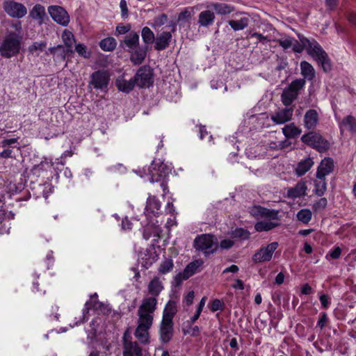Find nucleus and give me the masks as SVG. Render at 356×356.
<instances>
[{
  "label": "nucleus",
  "instance_id": "31",
  "mask_svg": "<svg viewBox=\"0 0 356 356\" xmlns=\"http://www.w3.org/2000/svg\"><path fill=\"white\" fill-rule=\"evenodd\" d=\"M177 313L176 304L174 302H168L165 305L163 312L162 321L172 322V319Z\"/></svg>",
  "mask_w": 356,
  "mask_h": 356
},
{
  "label": "nucleus",
  "instance_id": "20",
  "mask_svg": "<svg viewBox=\"0 0 356 356\" xmlns=\"http://www.w3.org/2000/svg\"><path fill=\"white\" fill-rule=\"evenodd\" d=\"M173 335V323L161 321L159 329L160 340L162 343L169 342Z\"/></svg>",
  "mask_w": 356,
  "mask_h": 356
},
{
  "label": "nucleus",
  "instance_id": "7",
  "mask_svg": "<svg viewBox=\"0 0 356 356\" xmlns=\"http://www.w3.org/2000/svg\"><path fill=\"white\" fill-rule=\"evenodd\" d=\"M134 79L139 88H149L153 83L152 70L147 65L140 67Z\"/></svg>",
  "mask_w": 356,
  "mask_h": 356
},
{
  "label": "nucleus",
  "instance_id": "57",
  "mask_svg": "<svg viewBox=\"0 0 356 356\" xmlns=\"http://www.w3.org/2000/svg\"><path fill=\"white\" fill-rule=\"evenodd\" d=\"M131 29V26L128 24L127 25L119 24L116 27V32L119 35H122L128 33Z\"/></svg>",
  "mask_w": 356,
  "mask_h": 356
},
{
  "label": "nucleus",
  "instance_id": "46",
  "mask_svg": "<svg viewBox=\"0 0 356 356\" xmlns=\"http://www.w3.org/2000/svg\"><path fill=\"white\" fill-rule=\"evenodd\" d=\"M149 229H150V227L147 226L145 227V229L144 230L143 236L146 240L149 239L151 236L160 237V234L161 233V227H154L153 230L151 233H149Z\"/></svg>",
  "mask_w": 356,
  "mask_h": 356
},
{
  "label": "nucleus",
  "instance_id": "14",
  "mask_svg": "<svg viewBox=\"0 0 356 356\" xmlns=\"http://www.w3.org/2000/svg\"><path fill=\"white\" fill-rule=\"evenodd\" d=\"M203 264V260L200 259L189 263L182 273H179L176 275V281L177 282H181L184 280L188 279L190 277L200 270Z\"/></svg>",
  "mask_w": 356,
  "mask_h": 356
},
{
  "label": "nucleus",
  "instance_id": "63",
  "mask_svg": "<svg viewBox=\"0 0 356 356\" xmlns=\"http://www.w3.org/2000/svg\"><path fill=\"white\" fill-rule=\"evenodd\" d=\"M17 138H13L10 139H4L1 142V146L3 147H6L8 146H10L13 144H15L17 142Z\"/></svg>",
  "mask_w": 356,
  "mask_h": 356
},
{
  "label": "nucleus",
  "instance_id": "8",
  "mask_svg": "<svg viewBox=\"0 0 356 356\" xmlns=\"http://www.w3.org/2000/svg\"><path fill=\"white\" fill-rule=\"evenodd\" d=\"M3 8L4 11L13 18L20 19L27 14L26 6L13 0H8L3 2Z\"/></svg>",
  "mask_w": 356,
  "mask_h": 356
},
{
  "label": "nucleus",
  "instance_id": "3",
  "mask_svg": "<svg viewBox=\"0 0 356 356\" xmlns=\"http://www.w3.org/2000/svg\"><path fill=\"white\" fill-rule=\"evenodd\" d=\"M305 81L302 79L292 81L288 88H285L281 95L282 102L285 106L291 105L297 98L298 91L305 86Z\"/></svg>",
  "mask_w": 356,
  "mask_h": 356
},
{
  "label": "nucleus",
  "instance_id": "37",
  "mask_svg": "<svg viewBox=\"0 0 356 356\" xmlns=\"http://www.w3.org/2000/svg\"><path fill=\"white\" fill-rule=\"evenodd\" d=\"M161 208V202L155 196L149 195L147 200L145 210L147 212L157 213Z\"/></svg>",
  "mask_w": 356,
  "mask_h": 356
},
{
  "label": "nucleus",
  "instance_id": "12",
  "mask_svg": "<svg viewBox=\"0 0 356 356\" xmlns=\"http://www.w3.org/2000/svg\"><path fill=\"white\" fill-rule=\"evenodd\" d=\"M301 140L304 143L317 149L320 152L325 150L328 147V143L323 140L321 136L314 132L303 135Z\"/></svg>",
  "mask_w": 356,
  "mask_h": 356
},
{
  "label": "nucleus",
  "instance_id": "50",
  "mask_svg": "<svg viewBox=\"0 0 356 356\" xmlns=\"http://www.w3.org/2000/svg\"><path fill=\"white\" fill-rule=\"evenodd\" d=\"M168 21V16L165 14H161L156 17L154 19V27H160L164 25Z\"/></svg>",
  "mask_w": 356,
  "mask_h": 356
},
{
  "label": "nucleus",
  "instance_id": "24",
  "mask_svg": "<svg viewBox=\"0 0 356 356\" xmlns=\"http://www.w3.org/2000/svg\"><path fill=\"white\" fill-rule=\"evenodd\" d=\"M139 46V35L137 33L131 32L126 35L123 41V47L127 51H134Z\"/></svg>",
  "mask_w": 356,
  "mask_h": 356
},
{
  "label": "nucleus",
  "instance_id": "13",
  "mask_svg": "<svg viewBox=\"0 0 356 356\" xmlns=\"http://www.w3.org/2000/svg\"><path fill=\"white\" fill-rule=\"evenodd\" d=\"M153 321L147 319H138V326L135 331V337L143 343H149V330L152 327Z\"/></svg>",
  "mask_w": 356,
  "mask_h": 356
},
{
  "label": "nucleus",
  "instance_id": "54",
  "mask_svg": "<svg viewBox=\"0 0 356 356\" xmlns=\"http://www.w3.org/2000/svg\"><path fill=\"white\" fill-rule=\"evenodd\" d=\"M341 254V249L339 246L334 247L333 250H330L327 254L326 258L331 257L332 259H339Z\"/></svg>",
  "mask_w": 356,
  "mask_h": 356
},
{
  "label": "nucleus",
  "instance_id": "5",
  "mask_svg": "<svg viewBox=\"0 0 356 356\" xmlns=\"http://www.w3.org/2000/svg\"><path fill=\"white\" fill-rule=\"evenodd\" d=\"M156 305L157 299L155 297H146L143 298L142 304L138 310V318L153 321V314L156 310Z\"/></svg>",
  "mask_w": 356,
  "mask_h": 356
},
{
  "label": "nucleus",
  "instance_id": "53",
  "mask_svg": "<svg viewBox=\"0 0 356 356\" xmlns=\"http://www.w3.org/2000/svg\"><path fill=\"white\" fill-rule=\"evenodd\" d=\"M7 218H13V215L11 213H6L4 211H0V230L6 228V222Z\"/></svg>",
  "mask_w": 356,
  "mask_h": 356
},
{
  "label": "nucleus",
  "instance_id": "25",
  "mask_svg": "<svg viewBox=\"0 0 356 356\" xmlns=\"http://www.w3.org/2000/svg\"><path fill=\"white\" fill-rule=\"evenodd\" d=\"M208 7L212 8L219 15H229L235 10L234 6L222 2H213Z\"/></svg>",
  "mask_w": 356,
  "mask_h": 356
},
{
  "label": "nucleus",
  "instance_id": "26",
  "mask_svg": "<svg viewBox=\"0 0 356 356\" xmlns=\"http://www.w3.org/2000/svg\"><path fill=\"white\" fill-rule=\"evenodd\" d=\"M115 85L120 91L129 93L134 89L136 83L134 78L128 81L123 76H121L116 79Z\"/></svg>",
  "mask_w": 356,
  "mask_h": 356
},
{
  "label": "nucleus",
  "instance_id": "1",
  "mask_svg": "<svg viewBox=\"0 0 356 356\" xmlns=\"http://www.w3.org/2000/svg\"><path fill=\"white\" fill-rule=\"evenodd\" d=\"M300 42L293 38L292 49L294 52L301 53L305 49L308 54L316 60L322 66L325 72L331 70L330 61L325 51L321 45L314 39H308L302 35H298Z\"/></svg>",
  "mask_w": 356,
  "mask_h": 356
},
{
  "label": "nucleus",
  "instance_id": "29",
  "mask_svg": "<svg viewBox=\"0 0 356 356\" xmlns=\"http://www.w3.org/2000/svg\"><path fill=\"white\" fill-rule=\"evenodd\" d=\"M250 21V17L246 14H243V15L238 19L229 20L228 24L234 31H238L243 30L248 27Z\"/></svg>",
  "mask_w": 356,
  "mask_h": 356
},
{
  "label": "nucleus",
  "instance_id": "16",
  "mask_svg": "<svg viewBox=\"0 0 356 356\" xmlns=\"http://www.w3.org/2000/svg\"><path fill=\"white\" fill-rule=\"evenodd\" d=\"M251 216L258 220L271 219L278 220V211L264 208L260 206H254L250 209Z\"/></svg>",
  "mask_w": 356,
  "mask_h": 356
},
{
  "label": "nucleus",
  "instance_id": "32",
  "mask_svg": "<svg viewBox=\"0 0 356 356\" xmlns=\"http://www.w3.org/2000/svg\"><path fill=\"white\" fill-rule=\"evenodd\" d=\"M129 52L131 54L130 59L135 65L141 64L146 57V50L140 46L136 49Z\"/></svg>",
  "mask_w": 356,
  "mask_h": 356
},
{
  "label": "nucleus",
  "instance_id": "47",
  "mask_svg": "<svg viewBox=\"0 0 356 356\" xmlns=\"http://www.w3.org/2000/svg\"><path fill=\"white\" fill-rule=\"evenodd\" d=\"M224 306V302L220 299H215L208 305V307L212 312L222 311Z\"/></svg>",
  "mask_w": 356,
  "mask_h": 356
},
{
  "label": "nucleus",
  "instance_id": "10",
  "mask_svg": "<svg viewBox=\"0 0 356 356\" xmlns=\"http://www.w3.org/2000/svg\"><path fill=\"white\" fill-rule=\"evenodd\" d=\"M110 81V75L108 72L98 70L91 74L90 85L94 88L104 90L107 88Z\"/></svg>",
  "mask_w": 356,
  "mask_h": 356
},
{
  "label": "nucleus",
  "instance_id": "40",
  "mask_svg": "<svg viewBox=\"0 0 356 356\" xmlns=\"http://www.w3.org/2000/svg\"><path fill=\"white\" fill-rule=\"evenodd\" d=\"M101 305L102 303L97 300H95L94 302H92V300L87 301L85 304L84 308L83 309V315L81 317H80L79 322H76L74 325H78L84 321L86 314L88 312L89 309H90L91 308L97 309Z\"/></svg>",
  "mask_w": 356,
  "mask_h": 356
},
{
  "label": "nucleus",
  "instance_id": "41",
  "mask_svg": "<svg viewBox=\"0 0 356 356\" xmlns=\"http://www.w3.org/2000/svg\"><path fill=\"white\" fill-rule=\"evenodd\" d=\"M297 219L304 224H307L312 220V213L308 209H300L296 214Z\"/></svg>",
  "mask_w": 356,
  "mask_h": 356
},
{
  "label": "nucleus",
  "instance_id": "35",
  "mask_svg": "<svg viewBox=\"0 0 356 356\" xmlns=\"http://www.w3.org/2000/svg\"><path fill=\"white\" fill-rule=\"evenodd\" d=\"M301 129L296 127L294 123H290L282 128V133L287 138H296L300 135Z\"/></svg>",
  "mask_w": 356,
  "mask_h": 356
},
{
  "label": "nucleus",
  "instance_id": "51",
  "mask_svg": "<svg viewBox=\"0 0 356 356\" xmlns=\"http://www.w3.org/2000/svg\"><path fill=\"white\" fill-rule=\"evenodd\" d=\"M46 46L47 43L44 42H36L29 47V51L32 53H35L38 51H42L44 50Z\"/></svg>",
  "mask_w": 356,
  "mask_h": 356
},
{
  "label": "nucleus",
  "instance_id": "34",
  "mask_svg": "<svg viewBox=\"0 0 356 356\" xmlns=\"http://www.w3.org/2000/svg\"><path fill=\"white\" fill-rule=\"evenodd\" d=\"M148 291L152 295V297H156L159 295L163 289V284L160 279L157 277H154L148 285Z\"/></svg>",
  "mask_w": 356,
  "mask_h": 356
},
{
  "label": "nucleus",
  "instance_id": "9",
  "mask_svg": "<svg viewBox=\"0 0 356 356\" xmlns=\"http://www.w3.org/2000/svg\"><path fill=\"white\" fill-rule=\"evenodd\" d=\"M47 10L52 19L57 24L63 26H67L69 24L70 22V15L63 7L50 6L48 7Z\"/></svg>",
  "mask_w": 356,
  "mask_h": 356
},
{
  "label": "nucleus",
  "instance_id": "4",
  "mask_svg": "<svg viewBox=\"0 0 356 356\" xmlns=\"http://www.w3.org/2000/svg\"><path fill=\"white\" fill-rule=\"evenodd\" d=\"M147 170L150 177L149 181L154 183L159 181L161 178L168 175L171 171V167L160 161H154Z\"/></svg>",
  "mask_w": 356,
  "mask_h": 356
},
{
  "label": "nucleus",
  "instance_id": "52",
  "mask_svg": "<svg viewBox=\"0 0 356 356\" xmlns=\"http://www.w3.org/2000/svg\"><path fill=\"white\" fill-rule=\"evenodd\" d=\"M327 204V200L325 197H322L316 201L314 205L313 209L314 211H320L324 209Z\"/></svg>",
  "mask_w": 356,
  "mask_h": 356
},
{
  "label": "nucleus",
  "instance_id": "30",
  "mask_svg": "<svg viewBox=\"0 0 356 356\" xmlns=\"http://www.w3.org/2000/svg\"><path fill=\"white\" fill-rule=\"evenodd\" d=\"M215 19V15L210 10L201 12L198 16V23L200 26L207 27L211 25Z\"/></svg>",
  "mask_w": 356,
  "mask_h": 356
},
{
  "label": "nucleus",
  "instance_id": "18",
  "mask_svg": "<svg viewBox=\"0 0 356 356\" xmlns=\"http://www.w3.org/2000/svg\"><path fill=\"white\" fill-rule=\"evenodd\" d=\"M293 109L291 108H284L279 110L271 115V120L277 124H282L292 119Z\"/></svg>",
  "mask_w": 356,
  "mask_h": 356
},
{
  "label": "nucleus",
  "instance_id": "60",
  "mask_svg": "<svg viewBox=\"0 0 356 356\" xmlns=\"http://www.w3.org/2000/svg\"><path fill=\"white\" fill-rule=\"evenodd\" d=\"M234 245L233 241L230 239H224L220 242V248L223 249H229Z\"/></svg>",
  "mask_w": 356,
  "mask_h": 356
},
{
  "label": "nucleus",
  "instance_id": "48",
  "mask_svg": "<svg viewBox=\"0 0 356 356\" xmlns=\"http://www.w3.org/2000/svg\"><path fill=\"white\" fill-rule=\"evenodd\" d=\"M277 42L284 49H287L291 48L293 44V38L290 36L285 35L279 39Z\"/></svg>",
  "mask_w": 356,
  "mask_h": 356
},
{
  "label": "nucleus",
  "instance_id": "64",
  "mask_svg": "<svg viewBox=\"0 0 356 356\" xmlns=\"http://www.w3.org/2000/svg\"><path fill=\"white\" fill-rule=\"evenodd\" d=\"M122 229L124 230H129L131 229V222L127 217L124 218L122 221Z\"/></svg>",
  "mask_w": 356,
  "mask_h": 356
},
{
  "label": "nucleus",
  "instance_id": "22",
  "mask_svg": "<svg viewBox=\"0 0 356 356\" xmlns=\"http://www.w3.org/2000/svg\"><path fill=\"white\" fill-rule=\"evenodd\" d=\"M172 38V34L168 31H163L158 35L155 39V49L161 51L166 49L169 46Z\"/></svg>",
  "mask_w": 356,
  "mask_h": 356
},
{
  "label": "nucleus",
  "instance_id": "38",
  "mask_svg": "<svg viewBox=\"0 0 356 356\" xmlns=\"http://www.w3.org/2000/svg\"><path fill=\"white\" fill-rule=\"evenodd\" d=\"M117 42L114 38L108 37L102 40L99 42L100 48L106 51H111L115 49Z\"/></svg>",
  "mask_w": 356,
  "mask_h": 356
},
{
  "label": "nucleus",
  "instance_id": "27",
  "mask_svg": "<svg viewBox=\"0 0 356 356\" xmlns=\"http://www.w3.org/2000/svg\"><path fill=\"white\" fill-rule=\"evenodd\" d=\"M29 16L32 19L38 21L39 24L44 23L46 17L45 8L40 4L35 5L29 12Z\"/></svg>",
  "mask_w": 356,
  "mask_h": 356
},
{
  "label": "nucleus",
  "instance_id": "61",
  "mask_svg": "<svg viewBox=\"0 0 356 356\" xmlns=\"http://www.w3.org/2000/svg\"><path fill=\"white\" fill-rule=\"evenodd\" d=\"M327 321V318L326 314H322L317 323V326H318L321 329H323L325 327Z\"/></svg>",
  "mask_w": 356,
  "mask_h": 356
},
{
  "label": "nucleus",
  "instance_id": "44",
  "mask_svg": "<svg viewBox=\"0 0 356 356\" xmlns=\"http://www.w3.org/2000/svg\"><path fill=\"white\" fill-rule=\"evenodd\" d=\"M173 266L172 260L171 259H166L160 264L159 271L161 274H166L172 270Z\"/></svg>",
  "mask_w": 356,
  "mask_h": 356
},
{
  "label": "nucleus",
  "instance_id": "21",
  "mask_svg": "<svg viewBox=\"0 0 356 356\" xmlns=\"http://www.w3.org/2000/svg\"><path fill=\"white\" fill-rule=\"evenodd\" d=\"M334 170V162L330 158L323 159L318 167L316 172V178L321 179L330 175Z\"/></svg>",
  "mask_w": 356,
  "mask_h": 356
},
{
  "label": "nucleus",
  "instance_id": "6",
  "mask_svg": "<svg viewBox=\"0 0 356 356\" xmlns=\"http://www.w3.org/2000/svg\"><path fill=\"white\" fill-rule=\"evenodd\" d=\"M216 244L215 238L211 234L198 235L194 240L193 246L197 250L208 254L213 252V246Z\"/></svg>",
  "mask_w": 356,
  "mask_h": 356
},
{
  "label": "nucleus",
  "instance_id": "39",
  "mask_svg": "<svg viewBox=\"0 0 356 356\" xmlns=\"http://www.w3.org/2000/svg\"><path fill=\"white\" fill-rule=\"evenodd\" d=\"M327 189L325 178L318 179L314 181V193L318 196H323Z\"/></svg>",
  "mask_w": 356,
  "mask_h": 356
},
{
  "label": "nucleus",
  "instance_id": "49",
  "mask_svg": "<svg viewBox=\"0 0 356 356\" xmlns=\"http://www.w3.org/2000/svg\"><path fill=\"white\" fill-rule=\"evenodd\" d=\"M232 236L234 238H238L241 240L248 239L250 236V232L243 228H237L232 232Z\"/></svg>",
  "mask_w": 356,
  "mask_h": 356
},
{
  "label": "nucleus",
  "instance_id": "15",
  "mask_svg": "<svg viewBox=\"0 0 356 356\" xmlns=\"http://www.w3.org/2000/svg\"><path fill=\"white\" fill-rule=\"evenodd\" d=\"M278 245L277 242H273L266 247L261 248L254 254L253 257L254 261L264 262L270 261L272 259L274 252L278 248Z\"/></svg>",
  "mask_w": 356,
  "mask_h": 356
},
{
  "label": "nucleus",
  "instance_id": "33",
  "mask_svg": "<svg viewBox=\"0 0 356 356\" xmlns=\"http://www.w3.org/2000/svg\"><path fill=\"white\" fill-rule=\"evenodd\" d=\"M314 162L311 158H307L300 161L296 168V173L298 176L300 177L307 172L312 165Z\"/></svg>",
  "mask_w": 356,
  "mask_h": 356
},
{
  "label": "nucleus",
  "instance_id": "28",
  "mask_svg": "<svg viewBox=\"0 0 356 356\" xmlns=\"http://www.w3.org/2000/svg\"><path fill=\"white\" fill-rule=\"evenodd\" d=\"M279 223L277 220H271V219H261L260 221L257 222L254 228L256 231L261 232H267L271 230L272 229L277 227Z\"/></svg>",
  "mask_w": 356,
  "mask_h": 356
},
{
  "label": "nucleus",
  "instance_id": "45",
  "mask_svg": "<svg viewBox=\"0 0 356 356\" xmlns=\"http://www.w3.org/2000/svg\"><path fill=\"white\" fill-rule=\"evenodd\" d=\"M75 51L80 56L84 58H89L90 57L91 51L83 44H76L75 46Z\"/></svg>",
  "mask_w": 356,
  "mask_h": 356
},
{
  "label": "nucleus",
  "instance_id": "36",
  "mask_svg": "<svg viewBox=\"0 0 356 356\" xmlns=\"http://www.w3.org/2000/svg\"><path fill=\"white\" fill-rule=\"evenodd\" d=\"M301 74L305 79L312 80L315 76V70L313 66L307 61L300 63Z\"/></svg>",
  "mask_w": 356,
  "mask_h": 356
},
{
  "label": "nucleus",
  "instance_id": "19",
  "mask_svg": "<svg viewBox=\"0 0 356 356\" xmlns=\"http://www.w3.org/2000/svg\"><path fill=\"white\" fill-rule=\"evenodd\" d=\"M336 119L339 123V127L340 129L341 134L345 131H348L352 134L356 133V119L353 115H347L342 120L336 116Z\"/></svg>",
  "mask_w": 356,
  "mask_h": 356
},
{
  "label": "nucleus",
  "instance_id": "43",
  "mask_svg": "<svg viewBox=\"0 0 356 356\" xmlns=\"http://www.w3.org/2000/svg\"><path fill=\"white\" fill-rule=\"evenodd\" d=\"M62 39L65 46L68 48H72L75 42V39L73 33L68 30H65L63 32Z\"/></svg>",
  "mask_w": 356,
  "mask_h": 356
},
{
  "label": "nucleus",
  "instance_id": "59",
  "mask_svg": "<svg viewBox=\"0 0 356 356\" xmlns=\"http://www.w3.org/2000/svg\"><path fill=\"white\" fill-rule=\"evenodd\" d=\"M339 0H325V5L328 10H333L337 8Z\"/></svg>",
  "mask_w": 356,
  "mask_h": 356
},
{
  "label": "nucleus",
  "instance_id": "2",
  "mask_svg": "<svg viewBox=\"0 0 356 356\" xmlns=\"http://www.w3.org/2000/svg\"><path fill=\"white\" fill-rule=\"evenodd\" d=\"M20 49V40L15 33H10L4 38L0 46V54L4 58L17 55Z\"/></svg>",
  "mask_w": 356,
  "mask_h": 356
},
{
  "label": "nucleus",
  "instance_id": "23",
  "mask_svg": "<svg viewBox=\"0 0 356 356\" xmlns=\"http://www.w3.org/2000/svg\"><path fill=\"white\" fill-rule=\"evenodd\" d=\"M319 120L318 112L314 109L308 110L304 116V124L308 129H314Z\"/></svg>",
  "mask_w": 356,
  "mask_h": 356
},
{
  "label": "nucleus",
  "instance_id": "56",
  "mask_svg": "<svg viewBox=\"0 0 356 356\" xmlns=\"http://www.w3.org/2000/svg\"><path fill=\"white\" fill-rule=\"evenodd\" d=\"M120 8L121 10V16L123 19H126L128 17V7L127 3L125 0H121L120 2Z\"/></svg>",
  "mask_w": 356,
  "mask_h": 356
},
{
  "label": "nucleus",
  "instance_id": "11",
  "mask_svg": "<svg viewBox=\"0 0 356 356\" xmlns=\"http://www.w3.org/2000/svg\"><path fill=\"white\" fill-rule=\"evenodd\" d=\"M123 356H142L141 348L137 342L131 341L128 332L123 335Z\"/></svg>",
  "mask_w": 356,
  "mask_h": 356
},
{
  "label": "nucleus",
  "instance_id": "58",
  "mask_svg": "<svg viewBox=\"0 0 356 356\" xmlns=\"http://www.w3.org/2000/svg\"><path fill=\"white\" fill-rule=\"evenodd\" d=\"M320 301L324 309H327L330 304V298L325 294L320 296Z\"/></svg>",
  "mask_w": 356,
  "mask_h": 356
},
{
  "label": "nucleus",
  "instance_id": "17",
  "mask_svg": "<svg viewBox=\"0 0 356 356\" xmlns=\"http://www.w3.org/2000/svg\"><path fill=\"white\" fill-rule=\"evenodd\" d=\"M307 182L303 179L298 181L293 187L288 188L286 197L291 199H296L304 197L307 195Z\"/></svg>",
  "mask_w": 356,
  "mask_h": 356
},
{
  "label": "nucleus",
  "instance_id": "55",
  "mask_svg": "<svg viewBox=\"0 0 356 356\" xmlns=\"http://www.w3.org/2000/svg\"><path fill=\"white\" fill-rule=\"evenodd\" d=\"M192 9H186L184 11L180 13L178 17L179 22H186L191 17Z\"/></svg>",
  "mask_w": 356,
  "mask_h": 356
},
{
  "label": "nucleus",
  "instance_id": "42",
  "mask_svg": "<svg viewBox=\"0 0 356 356\" xmlns=\"http://www.w3.org/2000/svg\"><path fill=\"white\" fill-rule=\"evenodd\" d=\"M141 36L145 44H152L155 40V36L153 31L147 26L143 28Z\"/></svg>",
  "mask_w": 356,
  "mask_h": 356
},
{
  "label": "nucleus",
  "instance_id": "62",
  "mask_svg": "<svg viewBox=\"0 0 356 356\" xmlns=\"http://www.w3.org/2000/svg\"><path fill=\"white\" fill-rule=\"evenodd\" d=\"M53 165V163L51 160L48 161L47 159H45L44 161H42L40 165H38L36 168L39 169H47L48 168H50Z\"/></svg>",
  "mask_w": 356,
  "mask_h": 356
}]
</instances>
